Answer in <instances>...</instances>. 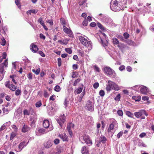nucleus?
Returning <instances> with one entry per match:
<instances>
[{
  "label": "nucleus",
  "mask_w": 154,
  "mask_h": 154,
  "mask_svg": "<svg viewBox=\"0 0 154 154\" xmlns=\"http://www.w3.org/2000/svg\"><path fill=\"white\" fill-rule=\"evenodd\" d=\"M142 99L144 101L148 100L149 98L147 96H143L142 97Z\"/></svg>",
  "instance_id": "nucleus-64"
},
{
  "label": "nucleus",
  "mask_w": 154,
  "mask_h": 154,
  "mask_svg": "<svg viewBox=\"0 0 154 154\" xmlns=\"http://www.w3.org/2000/svg\"><path fill=\"white\" fill-rule=\"evenodd\" d=\"M79 40L82 44L87 47L88 50H91L92 48L91 42L90 41H88L84 37L80 36L79 37Z\"/></svg>",
  "instance_id": "nucleus-4"
},
{
  "label": "nucleus",
  "mask_w": 154,
  "mask_h": 154,
  "mask_svg": "<svg viewBox=\"0 0 154 154\" xmlns=\"http://www.w3.org/2000/svg\"><path fill=\"white\" fill-rule=\"evenodd\" d=\"M46 21L47 23H49L51 25H52L53 24V21L51 20L48 19Z\"/></svg>",
  "instance_id": "nucleus-58"
},
{
  "label": "nucleus",
  "mask_w": 154,
  "mask_h": 154,
  "mask_svg": "<svg viewBox=\"0 0 154 154\" xmlns=\"http://www.w3.org/2000/svg\"><path fill=\"white\" fill-rule=\"evenodd\" d=\"M123 132L122 131H120L117 135V137L119 138L123 134Z\"/></svg>",
  "instance_id": "nucleus-56"
},
{
  "label": "nucleus",
  "mask_w": 154,
  "mask_h": 154,
  "mask_svg": "<svg viewBox=\"0 0 154 154\" xmlns=\"http://www.w3.org/2000/svg\"><path fill=\"white\" fill-rule=\"evenodd\" d=\"M37 13V11H35V10L33 9V10H29L27 12V14L28 15H29L31 14L32 13H34L35 14Z\"/></svg>",
  "instance_id": "nucleus-29"
},
{
  "label": "nucleus",
  "mask_w": 154,
  "mask_h": 154,
  "mask_svg": "<svg viewBox=\"0 0 154 154\" xmlns=\"http://www.w3.org/2000/svg\"><path fill=\"white\" fill-rule=\"evenodd\" d=\"M51 123L48 120L45 119L43 122V126L45 128H49V131H51L54 128L53 126L51 124Z\"/></svg>",
  "instance_id": "nucleus-7"
},
{
  "label": "nucleus",
  "mask_w": 154,
  "mask_h": 154,
  "mask_svg": "<svg viewBox=\"0 0 154 154\" xmlns=\"http://www.w3.org/2000/svg\"><path fill=\"white\" fill-rule=\"evenodd\" d=\"M125 41L129 45H132L133 44V42H132L131 40L128 39V40H125Z\"/></svg>",
  "instance_id": "nucleus-35"
},
{
  "label": "nucleus",
  "mask_w": 154,
  "mask_h": 154,
  "mask_svg": "<svg viewBox=\"0 0 154 154\" xmlns=\"http://www.w3.org/2000/svg\"><path fill=\"white\" fill-rule=\"evenodd\" d=\"M52 146V142L51 141L48 140L44 144V146L46 148H49Z\"/></svg>",
  "instance_id": "nucleus-17"
},
{
  "label": "nucleus",
  "mask_w": 154,
  "mask_h": 154,
  "mask_svg": "<svg viewBox=\"0 0 154 154\" xmlns=\"http://www.w3.org/2000/svg\"><path fill=\"white\" fill-rule=\"evenodd\" d=\"M23 114L24 115H29L30 114L29 111L27 109H25L23 111Z\"/></svg>",
  "instance_id": "nucleus-45"
},
{
  "label": "nucleus",
  "mask_w": 154,
  "mask_h": 154,
  "mask_svg": "<svg viewBox=\"0 0 154 154\" xmlns=\"http://www.w3.org/2000/svg\"><path fill=\"white\" fill-rule=\"evenodd\" d=\"M125 113L128 117L131 118H133L134 115L130 111H126L125 112Z\"/></svg>",
  "instance_id": "nucleus-27"
},
{
  "label": "nucleus",
  "mask_w": 154,
  "mask_h": 154,
  "mask_svg": "<svg viewBox=\"0 0 154 154\" xmlns=\"http://www.w3.org/2000/svg\"><path fill=\"white\" fill-rule=\"evenodd\" d=\"M86 107H87L88 110L89 111H92L93 110V108L91 103L90 102L87 103Z\"/></svg>",
  "instance_id": "nucleus-21"
},
{
  "label": "nucleus",
  "mask_w": 154,
  "mask_h": 154,
  "mask_svg": "<svg viewBox=\"0 0 154 154\" xmlns=\"http://www.w3.org/2000/svg\"><path fill=\"white\" fill-rule=\"evenodd\" d=\"M116 37L119 39H120L122 41H125V40L124 39L123 37L121 35H117Z\"/></svg>",
  "instance_id": "nucleus-41"
},
{
  "label": "nucleus",
  "mask_w": 154,
  "mask_h": 154,
  "mask_svg": "<svg viewBox=\"0 0 154 154\" xmlns=\"http://www.w3.org/2000/svg\"><path fill=\"white\" fill-rule=\"evenodd\" d=\"M54 142L55 144L57 145L60 143V140L58 139H56L54 140Z\"/></svg>",
  "instance_id": "nucleus-60"
},
{
  "label": "nucleus",
  "mask_w": 154,
  "mask_h": 154,
  "mask_svg": "<svg viewBox=\"0 0 154 154\" xmlns=\"http://www.w3.org/2000/svg\"><path fill=\"white\" fill-rule=\"evenodd\" d=\"M101 142L99 140H97L95 142V144L97 147H99L100 146Z\"/></svg>",
  "instance_id": "nucleus-62"
},
{
  "label": "nucleus",
  "mask_w": 154,
  "mask_h": 154,
  "mask_svg": "<svg viewBox=\"0 0 154 154\" xmlns=\"http://www.w3.org/2000/svg\"><path fill=\"white\" fill-rule=\"evenodd\" d=\"M140 91L142 94H146L148 91L146 87L142 85L140 86Z\"/></svg>",
  "instance_id": "nucleus-15"
},
{
  "label": "nucleus",
  "mask_w": 154,
  "mask_h": 154,
  "mask_svg": "<svg viewBox=\"0 0 154 154\" xmlns=\"http://www.w3.org/2000/svg\"><path fill=\"white\" fill-rule=\"evenodd\" d=\"M146 133L144 132H143L140 134L139 135V137L140 138H143L146 136Z\"/></svg>",
  "instance_id": "nucleus-59"
},
{
  "label": "nucleus",
  "mask_w": 154,
  "mask_h": 154,
  "mask_svg": "<svg viewBox=\"0 0 154 154\" xmlns=\"http://www.w3.org/2000/svg\"><path fill=\"white\" fill-rule=\"evenodd\" d=\"M38 21L42 25L44 24V21L43 20L42 18L41 17L39 18Z\"/></svg>",
  "instance_id": "nucleus-43"
},
{
  "label": "nucleus",
  "mask_w": 154,
  "mask_h": 154,
  "mask_svg": "<svg viewBox=\"0 0 154 154\" xmlns=\"http://www.w3.org/2000/svg\"><path fill=\"white\" fill-rule=\"evenodd\" d=\"M16 136V134L14 133H12L11 135L10 139L12 140Z\"/></svg>",
  "instance_id": "nucleus-51"
},
{
  "label": "nucleus",
  "mask_w": 154,
  "mask_h": 154,
  "mask_svg": "<svg viewBox=\"0 0 154 154\" xmlns=\"http://www.w3.org/2000/svg\"><path fill=\"white\" fill-rule=\"evenodd\" d=\"M101 43L103 46L105 47V46H106L107 45V40H106L104 41H103V40L102 39H101Z\"/></svg>",
  "instance_id": "nucleus-33"
},
{
  "label": "nucleus",
  "mask_w": 154,
  "mask_h": 154,
  "mask_svg": "<svg viewBox=\"0 0 154 154\" xmlns=\"http://www.w3.org/2000/svg\"><path fill=\"white\" fill-rule=\"evenodd\" d=\"M37 118V117L36 115H34L30 117V120L31 123V126L32 127H34L35 126V123L36 121Z\"/></svg>",
  "instance_id": "nucleus-13"
},
{
  "label": "nucleus",
  "mask_w": 154,
  "mask_h": 154,
  "mask_svg": "<svg viewBox=\"0 0 154 154\" xmlns=\"http://www.w3.org/2000/svg\"><path fill=\"white\" fill-rule=\"evenodd\" d=\"M118 127L117 121L114 119L110 120V124L107 130V132L112 137Z\"/></svg>",
  "instance_id": "nucleus-2"
},
{
  "label": "nucleus",
  "mask_w": 154,
  "mask_h": 154,
  "mask_svg": "<svg viewBox=\"0 0 154 154\" xmlns=\"http://www.w3.org/2000/svg\"><path fill=\"white\" fill-rule=\"evenodd\" d=\"M30 130V128L27 125H24L22 129V132L25 133L29 131Z\"/></svg>",
  "instance_id": "nucleus-20"
},
{
  "label": "nucleus",
  "mask_w": 154,
  "mask_h": 154,
  "mask_svg": "<svg viewBox=\"0 0 154 154\" xmlns=\"http://www.w3.org/2000/svg\"><path fill=\"white\" fill-rule=\"evenodd\" d=\"M69 104V101L67 100L66 99L64 101V106L66 107H67L68 104Z\"/></svg>",
  "instance_id": "nucleus-61"
},
{
  "label": "nucleus",
  "mask_w": 154,
  "mask_h": 154,
  "mask_svg": "<svg viewBox=\"0 0 154 154\" xmlns=\"http://www.w3.org/2000/svg\"><path fill=\"white\" fill-rule=\"evenodd\" d=\"M132 98L136 101H139L140 100L141 97L139 96H133L132 97Z\"/></svg>",
  "instance_id": "nucleus-23"
},
{
  "label": "nucleus",
  "mask_w": 154,
  "mask_h": 154,
  "mask_svg": "<svg viewBox=\"0 0 154 154\" xmlns=\"http://www.w3.org/2000/svg\"><path fill=\"white\" fill-rule=\"evenodd\" d=\"M60 21L61 24L64 26H67L68 24H67L66 21L65 20L64 18H61L60 19Z\"/></svg>",
  "instance_id": "nucleus-25"
},
{
  "label": "nucleus",
  "mask_w": 154,
  "mask_h": 154,
  "mask_svg": "<svg viewBox=\"0 0 154 154\" xmlns=\"http://www.w3.org/2000/svg\"><path fill=\"white\" fill-rule=\"evenodd\" d=\"M138 145L140 146H143V147H147L146 145L143 142H139L138 143Z\"/></svg>",
  "instance_id": "nucleus-36"
},
{
  "label": "nucleus",
  "mask_w": 154,
  "mask_h": 154,
  "mask_svg": "<svg viewBox=\"0 0 154 154\" xmlns=\"http://www.w3.org/2000/svg\"><path fill=\"white\" fill-rule=\"evenodd\" d=\"M63 29L64 32L68 35L69 37H73L74 35L69 28H68L66 26H63Z\"/></svg>",
  "instance_id": "nucleus-8"
},
{
  "label": "nucleus",
  "mask_w": 154,
  "mask_h": 154,
  "mask_svg": "<svg viewBox=\"0 0 154 154\" xmlns=\"http://www.w3.org/2000/svg\"><path fill=\"white\" fill-rule=\"evenodd\" d=\"M126 4V0H112L110 3V8L114 11H118L123 9Z\"/></svg>",
  "instance_id": "nucleus-1"
},
{
  "label": "nucleus",
  "mask_w": 154,
  "mask_h": 154,
  "mask_svg": "<svg viewBox=\"0 0 154 154\" xmlns=\"http://www.w3.org/2000/svg\"><path fill=\"white\" fill-rule=\"evenodd\" d=\"M125 66L124 65L121 66L119 68V69L120 71H123L124 69H125Z\"/></svg>",
  "instance_id": "nucleus-63"
},
{
  "label": "nucleus",
  "mask_w": 154,
  "mask_h": 154,
  "mask_svg": "<svg viewBox=\"0 0 154 154\" xmlns=\"http://www.w3.org/2000/svg\"><path fill=\"white\" fill-rule=\"evenodd\" d=\"M42 102L41 101H39L35 103V106L37 107H39L42 105Z\"/></svg>",
  "instance_id": "nucleus-38"
},
{
  "label": "nucleus",
  "mask_w": 154,
  "mask_h": 154,
  "mask_svg": "<svg viewBox=\"0 0 154 154\" xmlns=\"http://www.w3.org/2000/svg\"><path fill=\"white\" fill-rule=\"evenodd\" d=\"M73 126V124L71 123L69 124V125H67V130H69L71 129V128H72Z\"/></svg>",
  "instance_id": "nucleus-46"
},
{
  "label": "nucleus",
  "mask_w": 154,
  "mask_h": 154,
  "mask_svg": "<svg viewBox=\"0 0 154 154\" xmlns=\"http://www.w3.org/2000/svg\"><path fill=\"white\" fill-rule=\"evenodd\" d=\"M123 36L125 39H128L129 37V35L127 32H125L123 34Z\"/></svg>",
  "instance_id": "nucleus-50"
},
{
  "label": "nucleus",
  "mask_w": 154,
  "mask_h": 154,
  "mask_svg": "<svg viewBox=\"0 0 154 154\" xmlns=\"http://www.w3.org/2000/svg\"><path fill=\"white\" fill-rule=\"evenodd\" d=\"M112 42L114 45H118L119 44V41L116 38H113L112 39Z\"/></svg>",
  "instance_id": "nucleus-30"
},
{
  "label": "nucleus",
  "mask_w": 154,
  "mask_h": 154,
  "mask_svg": "<svg viewBox=\"0 0 154 154\" xmlns=\"http://www.w3.org/2000/svg\"><path fill=\"white\" fill-rule=\"evenodd\" d=\"M65 51L69 54H71L72 53V51L70 48H66L65 49Z\"/></svg>",
  "instance_id": "nucleus-42"
},
{
  "label": "nucleus",
  "mask_w": 154,
  "mask_h": 154,
  "mask_svg": "<svg viewBox=\"0 0 154 154\" xmlns=\"http://www.w3.org/2000/svg\"><path fill=\"white\" fill-rule=\"evenodd\" d=\"M21 93V91L19 89H17L16 91L15 94L16 96H18Z\"/></svg>",
  "instance_id": "nucleus-48"
},
{
  "label": "nucleus",
  "mask_w": 154,
  "mask_h": 154,
  "mask_svg": "<svg viewBox=\"0 0 154 154\" xmlns=\"http://www.w3.org/2000/svg\"><path fill=\"white\" fill-rule=\"evenodd\" d=\"M61 152V150L60 149H58L57 152H53L51 153L50 154H60Z\"/></svg>",
  "instance_id": "nucleus-34"
},
{
  "label": "nucleus",
  "mask_w": 154,
  "mask_h": 154,
  "mask_svg": "<svg viewBox=\"0 0 154 154\" xmlns=\"http://www.w3.org/2000/svg\"><path fill=\"white\" fill-rule=\"evenodd\" d=\"M106 89L107 91H110L111 89L118 91L120 89V88L114 82L109 80L106 85Z\"/></svg>",
  "instance_id": "nucleus-3"
},
{
  "label": "nucleus",
  "mask_w": 154,
  "mask_h": 154,
  "mask_svg": "<svg viewBox=\"0 0 154 154\" xmlns=\"http://www.w3.org/2000/svg\"><path fill=\"white\" fill-rule=\"evenodd\" d=\"M121 96L120 94H118L116 96L115 98V100L116 101H119L120 98Z\"/></svg>",
  "instance_id": "nucleus-40"
},
{
  "label": "nucleus",
  "mask_w": 154,
  "mask_h": 154,
  "mask_svg": "<svg viewBox=\"0 0 154 154\" xmlns=\"http://www.w3.org/2000/svg\"><path fill=\"white\" fill-rule=\"evenodd\" d=\"M8 60L6 59L4 62L0 65V72L2 75H4V66L7 67L8 65Z\"/></svg>",
  "instance_id": "nucleus-11"
},
{
  "label": "nucleus",
  "mask_w": 154,
  "mask_h": 154,
  "mask_svg": "<svg viewBox=\"0 0 154 154\" xmlns=\"http://www.w3.org/2000/svg\"><path fill=\"white\" fill-rule=\"evenodd\" d=\"M57 121L61 128L63 124L65 121V116L63 114L60 116L59 119H57Z\"/></svg>",
  "instance_id": "nucleus-12"
},
{
  "label": "nucleus",
  "mask_w": 154,
  "mask_h": 154,
  "mask_svg": "<svg viewBox=\"0 0 154 154\" xmlns=\"http://www.w3.org/2000/svg\"><path fill=\"white\" fill-rule=\"evenodd\" d=\"M45 131V130L41 128H38L35 131L36 134L37 135L39 136L43 134Z\"/></svg>",
  "instance_id": "nucleus-14"
},
{
  "label": "nucleus",
  "mask_w": 154,
  "mask_h": 154,
  "mask_svg": "<svg viewBox=\"0 0 154 154\" xmlns=\"http://www.w3.org/2000/svg\"><path fill=\"white\" fill-rule=\"evenodd\" d=\"M88 151L86 149L85 146H83L82 149V153L83 154H88Z\"/></svg>",
  "instance_id": "nucleus-22"
},
{
  "label": "nucleus",
  "mask_w": 154,
  "mask_h": 154,
  "mask_svg": "<svg viewBox=\"0 0 154 154\" xmlns=\"http://www.w3.org/2000/svg\"><path fill=\"white\" fill-rule=\"evenodd\" d=\"M78 52L80 54V55L81 56L83 57L84 56V52L83 51H82L79 50H78Z\"/></svg>",
  "instance_id": "nucleus-57"
},
{
  "label": "nucleus",
  "mask_w": 154,
  "mask_h": 154,
  "mask_svg": "<svg viewBox=\"0 0 154 154\" xmlns=\"http://www.w3.org/2000/svg\"><path fill=\"white\" fill-rule=\"evenodd\" d=\"M20 0H15V3L16 5L18 6V7L19 8L20 7Z\"/></svg>",
  "instance_id": "nucleus-47"
},
{
  "label": "nucleus",
  "mask_w": 154,
  "mask_h": 154,
  "mask_svg": "<svg viewBox=\"0 0 154 154\" xmlns=\"http://www.w3.org/2000/svg\"><path fill=\"white\" fill-rule=\"evenodd\" d=\"M99 95L101 97H103L105 95V92L103 90H101L99 92Z\"/></svg>",
  "instance_id": "nucleus-49"
},
{
  "label": "nucleus",
  "mask_w": 154,
  "mask_h": 154,
  "mask_svg": "<svg viewBox=\"0 0 154 154\" xmlns=\"http://www.w3.org/2000/svg\"><path fill=\"white\" fill-rule=\"evenodd\" d=\"M6 43V41L4 37H3L2 39V41L1 42V44L3 46H4L5 45Z\"/></svg>",
  "instance_id": "nucleus-52"
},
{
  "label": "nucleus",
  "mask_w": 154,
  "mask_h": 154,
  "mask_svg": "<svg viewBox=\"0 0 154 154\" xmlns=\"http://www.w3.org/2000/svg\"><path fill=\"white\" fill-rule=\"evenodd\" d=\"M5 85L6 87L13 91H15L17 88L14 85L11 84L9 81L6 82L5 83Z\"/></svg>",
  "instance_id": "nucleus-9"
},
{
  "label": "nucleus",
  "mask_w": 154,
  "mask_h": 154,
  "mask_svg": "<svg viewBox=\"0 0 154 154\" xmlns=\"http://www.w3.org/2000/svg\"><path fill=\"white\" fill-rule=\"evenodd\" d=\"M99 86V84L98 82H95L93 85V87L95 89H97Z\"/></svg>",
  "instance_id": "nucleus-55"
},
{
  "label": "nucleus",
  "mask_w": 154,
  "mask_h": 154,
  "mask_svg": "<svg viewBox=\"0 0 154 154\" xmlns=\"http://www.w3.org/2000/svg\"><path fill=\"white\" fill-rule=\"evenodd\" d=\"M2 110L3 113H4L7 114L8 113L9 110L8 109L4 108H3Z\"/></svg>",
  "instance_id": "nucleus-54"
},
{
  "label": "nucleus",
  "mask_w": 154,
  "mask_h": 154,
  "mask_svg": "<svg viewBox=\"0 0 154 154\" xmlns=\"http://www.w3.org/2000/svg\"><path fill=\"white\" fill-rule=\"evenodd\" d=\"M104 71L105 74L109 77H115L116 74L115 71L109 67L106 66L104 68Z\"/></svg>",
  "instance_id": "nucleus-5"
},
{
  "label": "nucleus",
  "mask_w": 154,
  "mask_h": 154,
  "mask_svg": "<svg viewBox=\"0 0 154 154\" xmlns=\"http://www.w3.org/2000/svg\"><path fill=\"white\" fill-rule=\"evenodd\" d=\"M69 40V39L65 38L63 40V44L66 45L68 43V41Z\"/></svg>",
  "instance_id": "nucleus-32"
},
{
  "label": "nucleus",
  "mask_w": 154,
  "mask_h": 154,
  "mask_svg": "<svg viewBox=\"0 0 154 154\" xmlns=\"http://www.w3.org/2000/svg\"><path fill=\"white\" fill-rule=\"evenodd\" d=\"M106 140V137L104 136H101L100 137L99 140L102 143H104Z\"/></svg>",
  "instance_id": "nucleus-24"
},
{
  "label": "nucleus",
  "mask_w": 154,
  "mask_h": 154,
  "mask_svg": "<svg viewBox=\"0 0 154 154\" xmlns=\"http://www.w3.org/2000/svg\"><path fill=\"white\" fill-rule=\"evenodd\" d=\"M28 143V142L27 143H26L24 141L20 143L18 146L16 148L15 150L17 152H20L27 145Z\"/></svg>",
  "instance_id": "nucleus-10"
},
{
  "label": "nucleus",
  "mask_w": 154,
  "mask_h": 154,
  "mask_svg": "<svg viewBox=\"0 0 154 154\" xmlns=\"http://www.w3.org/2000/svg\"><path fill=\"white\" fill-rule=\"evenodd\" d=\"M80 140L82 143H86L89 146L91 145L92 144L91 140L90 139L89 136L84 135L81 137Z\"/></svg>",
  "instance_id": "nucleus-6"
},
{
  "label": "nucleus",
  "mask_w": 154,
  "mask_h": 154,
  "mask_svg": "<svg viewBox=\"0 0 154 154\" xmlns=\"http://www.w3.org/2000/svg\"><path fill=\"white\" fill-rule=\"evenodd\" d=\"M59 137L61 138L63 141H67V137L65 134H60Z\"/></svg>",
  "instance_id": "nucleus-19"
},
{
  "label": "nucleus",
  "mask_w": 154,
  "mask_h": 154,
  "mask_svg": "<svg viewBox=\"0 0 154 154\" xmlns=\"http://www.w3.org/2000/svg\"><path fill=\"white\" fill-rule=\"evenodd\" d=\"M54 90L57 92H59L60 91V87L58 85H56L54 88Z\"/></svg>",
  "instance_id": "nucleus-39"
},
{
  "label": "nucleus",
  "mask_w": 154,
  "mask_h": 154,
  "mask_svg": "<svg viewBox=\"0 0 154 154\" xmlns=\"http://www.w3.org/2000/svg\"><path fill=\"white\" fill-rule=\"evenodd\" d=\"M94 69L96 71H97L98 72H99L100 71V69L98 67H97V66L96 65L94 66Z\"/></svg>",
  "instance_id": "nucleus-53"
},
{
  "label": "nucleus",
  "mask_w": 154,
  "mask_h": 154,
  "mask_svg": "<svg viewBox=\"0 0 154 154\" xmlns=\"http://www.w3.org/2000/svg\"><path fill=\"white\" fill-rule=\"evenodd\" d=\"M82 88H79L75 90L74 93L75 94H79L82 91Z\"/></svg>",
  "instance_id": "nucleus-26"
},
{
  "label": "nucleus",
  "mask_w": 154,
  "mask_h": 154,
  "mask_svg": "<svg viewBox=\"0 0 154 154\" xmlns=\"http://www.w3.org/2000/svg\"><path fill=\"white\" fill-rule=\"evenodd\" d=\"M117 113L120 116H122L123 115V112L122 110H119L117 111Z\"/></svg>",
  "instance_id": "nucleus-44"
},
{
  "label": "nucleus",
  "mask_w": 154,
  "mask_h": 154,
  "mask_svg": "<svg viewBox=\"0 0 154 154\" xmlns=\"http://www.w3.org/2000/svg\"><path fill=\"white\" fill-rule=\"evenodd\" d=\"M30 48L31 51L34 53H36L38 50L37 46L34 44H31Z\"/></svg>",
  "instance_id": "nucleus-16"
},
{
  "label": "nucleus",
  "mask_w": 154,
  "mask_h": 154,
  "mask_svg": "<svg viewBox=\"0 0 154 154\" xmlns=\"http://www.w3.org/2000/svg\"><path fill=\"white\" fill-rule=\"evenodd\" d=\"M87 120L89 123L91 125L93 123L92 118L91 116H89L87 118Z\"/></svg>",
  "instance_id": "nucleus-31"
},
{
  "label": "nucleus",
  "mask_w": 154,
  "mask_h": 154,
  "mask_svg": "<svg viewBox=\"0 0 154 154\" xmlns=\"http://www.w3.org/2000/svg\"><path fill=\"white\" fill-rule=\"evenodd\" d=\"M40 70V68H37L36 70L35 69H32V71L33 72H34L35 74L36 75H37L39 74Z\"/></svg>",
  "instance_id": "nucleus-28"
},
{
  "label": "nucleus",
  "mask_w": 154,
  "mask_h": 154,
  "mask_svg": "<svg viewBox=\"0 0 154 154\" xmlns=\"http://www.w3.org/2000/svg\"><path fill=\"white\" fill-rule=\"evenodd\" d=\"M14 75H10V77L11 79H12V81L15 85L17 84V82H16L15 80L14 79Z\"/></svg>",
  "instance_id": "nucleus-37"
},
{
  "label": "nucleus",
  "mask_w": 154,
  "mask_h": 154,
  "mask_svg": "<svg viewBox=\"0 0 154 154\" xmlns=\"http://www.w3.org/2000/svg\"><path fill=\"white\" fill-rule=\"evenodd\" d=\"M134 114L137 118H139L142 116V110H140L138 112H134Z\"/></svg>",
  "instance_id": "nucleus-18"
}]
</instances>
